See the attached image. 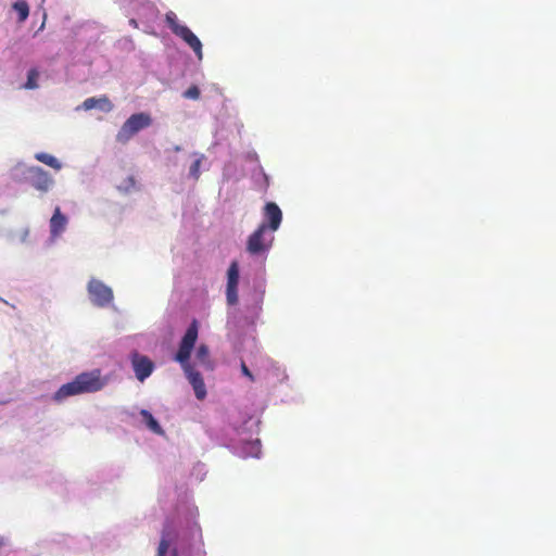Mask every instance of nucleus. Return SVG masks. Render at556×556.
<instances>
[{"label": "nucleus", "instance_id": "21", "mask_svg": "<svg viewBox=\"0 0 556 556\" xmlns=\"http://www.w3.org/2000/svg\"><path fill=\"white\" fill-rule=\"evenodd\" d=\"M200 166H201V159H197L192 165L190 166L189 173L190 176L193 177L195 180L200 176Z\"/></svg>", "mask_w": 556, "mask_h": 556}, {"label": "nucleus", "instance_id": "6", "mask_svg": "<svg viewBox=\"0 0 556 556\" xmlns=\"http://www.w3.org/2000/svg\"><path fill=\"white\" fill-rule=\"evenodd\" d=\"M27 184L41 194H46L52 190L55 185V180L49 172L36 165L33 174L28 177Z\"/></svg>", "mask_w": 556, "mask_h": 556}, {"label": "nucleus", "instance_id": "2", "mask_svg": "<svg viewBox=\"0 0 556 556\" xmlns=\"http://www.w3.org/2000/svg\"><path fill=\"white\" fill-rule=\"evenodd\" d=\"M105 381L100 370H89L78 374L73 380L62 384L52 395V400L61 404L67 399L86 393H94L103 389Z\"/></svg>", "mask_w": 556, "mask_h": 556}, {"label": "nucleus", "instance_id": "11", "mask_svg": "<svg viewBox=\"0 0 556 556\" xmlns=\"http://www.w3.org/2000/svg\"><path fill=\"white\" fill-rule=\"evenodd\" d=\"M76 110H99L100 112L109 113L113 110V104L105 96L99 98L90 97L87 98L79 106H77Z\"/></svg>", "mask_w": 556, "mask_h": 556}, {"label": "nucleus", "instance_id": "22", "mask_svg": "<svg viewBox=\"0 0 556 556\" xmlns=\"http://www.w3.org/2000/svg\"><path fill=\"white\" fill-rule=\"evenodd\" d=\"M168 549V543L165 540H162L159 544L157 555L156 556H165Z\"/></svg>", "mask_w": 556, "mask_h": 556}, {"label": "nucleus", "instance_id": "18", "mask_svg": "<svg viewBox=\"0 0 556 556\" xmlns=\"http://www.w3.org/2000/svg\"><path fill=\"white\" fill-rule=\"evenodd\" d=\"M153 368V363L147 356H141V381L152 374Z\"/></svg>", "mask_w": 556, "mask_h": 556}, {"label": "nucleus", "instance_id": "5", "mask_svg": "<svg viewBox=\"0 0 556 556\" xmlns=\"http://www.w3.org/2000/svg\"><path fill=\"white\" fill-rule=\"evenodd\" d=\"M274 237L267 235V224L262 223L255 231H253L247 242V251L252 255L264 253L271 247Z\"/></svg>", "mask_w": 556, "mask_h": 556}, {"label": "nucleus", "instance_id": "8", "mask_svg": "<svg viewBox=\"0 0 556 556\" xmlns=\"http://www.w3.org/2000/svg\"><path fill=\"white\" fill-rule=\"evenodd\" d=\"M67 224H68L67 216L61 211V208L59 206H56L54 208L53 214L49 222V227H50L49 241L51 243L65 231Z\"/></svg>", "mask_w": 556, "mask_h": 556}, {"label": "nucleus", "instance_id": "29", "mask_svg": "<svg viewBox=\"0 0 556 556\" xmlns=\"http://www.w3.org/2000/svg\"><path fill=\"white\" fill-rule=\"evenodd\" d=\"M4 544L3 538L0 536V547Z\"/></svg>", "mask_w": 556, "mask_h": 556}, {"label": "nucleus", "instance_id": "19", "mask_svg": "<svg viewBox=\"0 0 556 556\" xmlns=\"http://www.w3.org/2000/svg\"><path fill=\"white\" fill-rule=\"evenodd\" d=\"M131 367L136 379L139 380V351L134 350L130 355Z\"/></svg>", "mask_w": 556, "mask_h": 556}, {"label": "nucleus", "instance_id": "27", "mask_svg": "<svg viewBox=\"0 0 556 556\" xmlns=\"http://www.w3.org/2000/svg\"><path fill=\"white\" fill-rule=\"evenodd\" d=\"M46 16H47V15H46V13H43V22H42V24L40 25L39 30H42V29H43V27H45V20H46Z\"/></svg>", "mask_w": 556, "mask_h": 556}, {"label": "nucleus", "instance_id": "3", "mask_svg": "<svg viewBox=\"0 0 556 556\" xmlns=\"http://www.w3.org/2000/svg\"><path fill=\"white\" fill-rule=\"evenodd\" d=\"M86 291L92 306L97 308H115L113 289L101 279L91 277L86 285Z\"/></svg>", "mask_w": 556, "mask_h": 556}, {"label": "nucleus", "instance_id": "23", "mask_svg": "<svg viewBox=\"0 0 556 556\" xmlns=\"http://www.w3.org/2000/svg\"><path fill=\"white\" fill-rule=\"evenodd\" d=\"M241 372L247 377L249 378L251 381H254V376L253 374L250 371V369L248 368V366L245 365L244 362H241Z\"/></svg>", "mask_w": 556, "mask_h": 556}, {"label": "nucleus", "instance_id": "24", "mask_svg": "<svg viewBox=\"0 0 556 556\" xmlns=\"http://www.w3.org/2000/svg\"><path fill=\"white\" fill-rule=\"evenodd\" d=\"M151 122V117L148 114L141 113V128L150 126Z\"/></svg>", "mask_w": 556, "mask_h": 556}, {"label": "nucleus", "instance_id": "1", "mask_svg": "<svg viewBox=\"0 0 556 556\" xmlns=\"http://www.w3.org/2000/svg\"><path fill=\"white\" fill-rule=\"evenodd\" d=\"M198 321L194 319L185 332L174 361L180 364L185 376L192 386L198 400H203L206 396V388L201 374L195 369V366L190 363L191 352L198 340Z\"/></svg>", "mask_w": 556, "mask_h": 556}, {"label": "nucleus", "instance_id": "20", "mask_svg": "<svg viewBox=\"0 0 556 556\" xmlns=\"http://www.w3.org/2000/svg\"><path fill=\"white\" fill-rule=\"evenodd\" d=\"M184 97L186 99L198 100L200 98V89L193 85L184 92Z\"/></svg>", "mask_w": 556, "mask_h": 556}, {"label": "nucleus", "instance_id": "30", "mask_svg": "<svg viewBox=\"0 0 556 556\" xmlns=\"http://www.w3.org/2000/svg\"><path fill=\"white\" fill-rule=\"evenodd\" d=\"M0 301L4 302L5 304H8V302L5 300H3L1 296H0Z\"/></svg>", "mask_w": 556, "mask_h": 556}, {"label": "nucleus", "instance_id": "17", "mask_svg": "<svg viewBox=\"0 0 556 556\" xmlns=\"http://www.w3.org/2000/svg\"><path fill=\"white\" fill-rule=\"evenodd\" d=\"M40 73L37 67H31L28 70L26 75V81L23 85L24 89L27 90H34L39 87L38 79H39Z\"/></svg>", "mask_w": 556, "mask_h": 556}, {"label": "nucleus", "instance_id": "13", "mask_svg": "<svg viewBox=\"0 0 556 556\" xmlns=\"http://www.w3.org/2000/svg\"><path fill=\"white\" fill-rule=\"evenodd\" d=\"M34 157L38 162L43 163L45 165L55 170H60L63 167L62 163L52 154L46 152H37L35 153Z\"/></svg>", "mask_w": 556, "mask_h": 556}, {"label": "nucleus", "instance_id": "15", "mask_svg": "<svg viewBox=\"0 0 556 556\" xmlns=\"http://www.w3.org/2000/svg\"><path fill=\"white\" fill-rule=\"evenodd\" d=\"M12 9L17 14V22L24 23L29 16V5L25 0H17L12 3Z\"/></svg>", "mask_w": 556, "mask_h": 556}, {"label": "nucleus", "instance_id": "28", "mask_svg": "<svg viewBox=\"0 0 556 556\" xmlns=\"http://www.w3.org/2000/svg\"><path fill=\"white\" fill-rule=\"evenodd\" d=\"M129 182L131 184V186H134V185H135V178H134L132 176H131V177H129Z\"/></svg>", "mask_w": 556, "mask_h": 556}, {"label": "nucleus", "instance_id": "31", "mask_svg": "<svg viewBox=\"0 0 556 556\" xmlns=\"http://www.w3.org/2000/svg\"><path fill=\"white\" fill-rule=\"evenodd\" d=\"M116 2H123L124 0H115Z\"/></svg>", "mask_w": 556, "mask_h": 556}, {"label": "nucleus", "instance_id": "12", "mask_svg": "<svg viewBox=\"0 0 556 556\" xmlns=\"http://www.w3.org/2000/svg\"><path fill=\"white\" fill-rule=\"evenodd\" d=\"M35 166L36 165H27L24 162H17L10 169V177L17 184H27L28 177L33 174Z\"/></svg>", "mask_w": 556, "mask_h": 556}, {"label": "nucleus", "instance_id": "7", "mask_svg": "<svg viewBox=\"0 0 556 556\" xmlns=\"http://www.w3.org/2000/svg\"><path fill=\"white\" fill-rule=\"evenodd\" d=\"M239 265L233 261L227 270L226 296L229 305L238 302Z\"/></svg>", "mask_w": 556, "mask_h": 556}, {"label": "nucleus", "instance_id": "14", "mask_svg": "<svg viewBox=\"0 0 556 556\" xmlns=\"http://www.w3.org/2000/svg\"><path fill=\"white\" fill-rule=\"evenodd\" d=\"M141 418L146 422L147 427L155 434L163 435L164 430L160 426L156 419L146 409H141Z\"/></svg>", "mask_w": 556, "mask_h": 556}, {"label": "nucleus", "instance_id": "25", "mask_svg": "<svg viewBox=\"0 0 556 556\" xmlns=\"http://www.w3.org/2000/svg\"><path fill=\"white\" fill-rule=\"evenodd\" d=\"M28 237H29V229L28 228L22 229L21 233H20V242L21 243H26Z\"/></svg>", "mask_w": 556, "mask_h": 556}, {"label": "nucleus", "instance_id": "26", "mask_svg": "<svg viewBox=\"0 0 556 556\" xmlns=\"http://www.w3.org/2000/svg\"><path fill=\"white\" fill-rule=\"evenodd\" d=\"M129 23L134 25L135 27H139L138 21L136 18H130Z\"/></svg>", "mask_w": 556, "mask_h": 556}, {"label": "nucleus", "instance_id": "4", "mask_svg": "<svg viewBox=\"0 0 556 556\" xmlns=\"http://www.w3.org/2000/svg\"><path fill=\"white\" fill-rule=\"evenodd\" d=\"M165 21L170 30L173 31V34L182 39L193 50L197 58L199 60H202V42L191 31V29L186 25H181L177 18V15L173 11L166 13Z\"/></svg>", "mask_w": 556, "mask_h": 556}, {"label": "nucleus", "instance_id": "10", "mask_svg": "<svg viewBox=\"0 0 556 556\" xmlns=\"http://www.w3.org/2000/svg\"><path fill=\"white\" fill-rule=\"evenodd\" d=\"M282 212L275 202H268L264 206V222L267 224V230L276 231L281 224Z\"/></svg>", "mask_w": 556, "mask_h": 556}, {"label": "nucleus", "instance_id": "16", "mask_svg": "<svg viewBox=\"0 0 556 556\" xmlns=\"http://www.w3.org/2000/svg\"><path fill=\"white\" fill-rule=\"evenodd\" d=\"M195 359L200 365L204 366L207 369H212L210 350L207 345L201 344L198 346L195 352Z\"/></svg>", "mask_w": 556, "mask_h": 556}, {"label": "nucleus", "instance_id": "9", "mask_svg": "<svg viewBox=\"0 0 556 556\" xmlns=\"http://www.w3.org/2000/svg\"><path fill=\"white\" fill-rule=\"evenodd\" d=\"M139 132V112L132 113L130 117L123 124L116 135V141L126 143L129 139Z\"/></svg>", "mask_w": 556, "mask_h": 556}]
</instances>
